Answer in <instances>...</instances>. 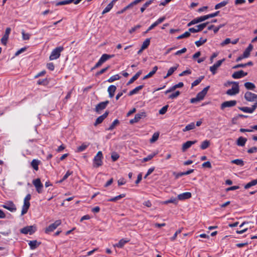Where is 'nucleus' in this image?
Masks as SVG:
<instances>
[{"mask_svg":"<svg viewBox=\"0 0 257 257\" xmlns=\"http://www.w3.org/2000/svg\"><path fill=\"white\" fill-rule=\"evenodd\" d=\"M103 158V155L101 151H99L93 159V167L94 168H98L102 165V159Z\"/></svg>","mask_w":257,"mask_h":257,"instance_id":"nucleus-1","label":"nucleus"},{"mask_svg":"<svg viewBox=\"0 0 257 257\" xmlns=\"http://www.w3.org/2000/svg\"><path fill=\"white\" fill-rule=\"evenodd\" d=\"M230 83L233 84L231 89L227 90L226 93L228 95H234L239 92L238 83L237 82L231 81Z\"/></svg>","mask_w":257,"mask_h":257,"instance_id":"nucleus-2","label":"nucleus"},{"mask_svg":"<svg viewBox=\"0 0 257 257\" xmlns=\"http://www.w3.org/2000/svg\"><path fill=\"white\" fill-rule=\"evenodd\" d=\"M31 194H28L27 195V196L25 197L24 199V205L23 206L22 212H21V215H23L25 214H26L30 207V200L31 199Z\"/></svg>","mask_w":257,"mask_h":257,"instance_id":"nucleus-3","label":"nucleus"},{"mask_svg":"<svg viewBox=\"0 0 257 257\" xmlns=\"http://www.w3.org/2000/svg\"><path fill=\"white\" fill-rule=\"evenodd\" d=\"M64 50V48L63 47H58L54 49L49 57V59L50 60H53L55 59H57L59 58L60 56V53Z\"/></svg>","mask_w":257,"mask_h":257,"instance_id":"nucleus-4","label":"nucleus"},{"mask_svg":"<svg viewBox=\"0 0 257 257\" xmlns=\"http://www.w3.org/2000/svg\"><path fill=\"white\" fill-rule=\"evenodd\" d=\"M209 24V22H206L195 26L194 28H189V31L191 33H195L201 31Z\"/></svg>","mask_w":257,"mask_h":257,"instance_id":"nucleus-5","label":"nucleus"},{"mask_svg":"<svg viewBox=\"0 0 257 257\" xmlns=\"http://www.w3.org/2000/svg\"><path fill=\"white\" fill-rule=\"evenodd\" d=\"M33 184L35 186L36 191L38 193L42 192V189L43 188V184L41 183L40 179L37 178L33 181Z\"/></svg>","mask_w":257,"mask_h":257,"instance_id":"nucleus-6","label":"nucleus"},{"mask_svg":"<svg viewBox=\"0 0 257 257\" xmlns=\"http://www.w3.org/2000/svg\"><path fill=\"white\" fill-rule=\"evenodd\" d=\"M36 231V227L33 226H27L22 228L20 232L22 233L26 234L29 233L30 235L32 234Z\"/></svg>","mask_w":257,"mask_h":257,"instance_id":"nucleus-7","label":"nucleus"},{"mask_svg":"<svg viewBox=\"0 0 257 257\" xmlns=\"http://www.w3.org/2000/svg\"><path fill=\"white\" fill-rule=\"evenodd\" d=\"M61 224V220H57L54 223L51 224L48 227L46 228L45 232L48 233L51 231H53L59 225Z\"/></svg>","mask_w":257,"mask_h":257,"instance_id":"nucleus-8","label":"nucleus"},{"mask_svg":"<svg viewBox=\"0 0 257 257\" xmlns=\"http://www.w3.org/2000/svg\"><path fill=\"white\" fill-rule=\"evenodd\" d=\"M244 98L247 101H257V94L247 91L244 94Z\"/></svg>","mask_w":257,"mask_h":257,"instance_id":"nucleus-9","label":"nucleus"},{"mask_svg":"<svg viewBox=\"0 0 257 257\" xmlns=\"http://www.w3.org/2000/svg\"><path fill=\"white\" fill-rule=\"evenodd\" d=\"M236 103V101L234 100L224 101L221 104L220 107L223 110L226 107H231L235 106Z\"/></svg>","mask_w":257,"mask_h":257,"instance_id":"nucleus-10","label":"nucleus"},{"mask_svg":"<svg viewBox=\"0 0 257 257\" xmlns=\"http://www.w3.org/2000/svg\"><path fill=\"white\" fill-rule=\"evenodd\" d=\"M2 207L11 212L15 211L17 209L15 205L12 201H8L5 204L3 205Z\"/></svg>","mask_w":257,"mask_h":257,"instance_id":"nucleus-11","label":"nucleus"},{"mask_svg":"<svg viewBox=\"0 0 257 257\" xmlns=\"http://www.w3.org/2000/svg\"><path fill=\"white\" fill-rule=\"evenodd\" d=\"M206 20H207V18L206 17V16H201L200 17L196 18L193 19V20H192L190 22H189L187 24V26L190 27L193 25L204 21Z\"/></svg>","mask_w":257,"mask_h":257,"instance_id":"nucleus-12","label":"nucleus"},{"mask_svg":"<svg viewBox=\"0 0 257 257\" xmlns=\"http://www.w3.org/2000/svg\"><path fill=\"white\" fill-rule=\"evenodd\" d=\"M109 101L106 100L104 102H101L99 103H98L95 107V111L97 113H100V111L104 109H105L107 106V105L108 104Z\"/></svg>","mask_w":257,"mask_h":257,"instance_id":"nucleus-13","label":"nucleus"},{"mask_svg":"<svg viewBox=\"0 0 257 257\" xmlns=\"http://www.w3.org/2000/svg\"><path fill=\"white\" fill-rule=\"evenodd\" d=\"M11 31V29L10 28L6 29L5 33L1 39V42L3 45H6Z\"/></svg>","mask_w":257,"mask_h":257,"instance_id":"nucleus-14","label":"nucleus"},{"mask_svg":"<svg viewBox=\"0 0 257 257\" xmlns=\"http://www.w3.org/2000/svg\"><path fill=\"white\" fill-rule=\"evenodd\" d=\"M224 61V59L220 60H218L215 64L213 66L210 67V70L212 72V74L214 75L216 73V70L220 67L222 62Z\"/></svg>","mask_w":257,"mask_h":257,"instance_id":"nucleus-15","label":"nucleus"},{"mask_svg":"<svg viewBox=\"0 0 257 257\" xmlns=\"http://www.w3.org/2000/svg\"><path fill=\"white\" fill-rule=\"evenodd\" d=\"M247 75V72H244L243 70H239L235 72L232 75V78L234 79H239Z\"/></svg>","mask_w":257,"mask_h":257,"instance_id":"nucleus-16","label":"nucleus"},{"mask_svg":"<svg viewBox=\"0 0 257 257\" xmlns=\"http://www.w3.org/2000/svg\"><path fill=\"white\" fill-rule=\"evenodd\" d=\"M197 141L195 140L193 141H188L182 145V151L183 152H185L188 149L191 147V146L197 143Z\"/></svg>","mask_w":257,"mask_h":257,"instance_id":"nucleus-17","label":"nucleus"},{"mask_svg":"<svg viewBox=\"0 0 257 257\" xmlns=\"http://www.w3.org/2000/svg\"><path fill=\"white\" fill-rule=\"evenodd\" d=\"M109 114L108 111H106L104 113H103L102 115L99 116L97 119L94 124L95 126L101 123L103 120Z\"/></svg>","mask_w":257,"mask_h":257,"instance_id":"nucleus-18","label":"nucleus"},{"mask_svg":"<svg viewBox=\"0 0 257 257\" xmlns=\"http://www.w3.org/2000/svg\"><path fill=\"white\" fill-rule=\"evenodd\" d=\"M210 88V86H207V87H205L201 91L199 92L197 94V96L200 99V100L203 99L205 96L207 94V92L208 90H209Z\"/></svg>","mask_w":257,"mask_h":257,"instance_id":"nucleus-19","label":"nucleus"},{"mask_svg":"<svg viewBox=\"0 0 257 257\" xmlns=\"http://www.w3.org/2000/svg\"><path fill=\"white\" fill-rule=\"evenodd\" d=\"M191 193L190 192H185L182 194H180L178 195V199L180 200H183L185 199H187L190 198L191 197Z\"/></svg>","mask_w":257,"mask_h":257,"instance_id":"nucleus-20","label":"nucleus"},{"mask_svg":"<svg viewBox=\"0 0 257 257\" xmlns=\"http://www.w3.org/2000/svg\"><path fill=\"white\" fill-rule=\"evenodd\" d=\"M129 241L130 239L127 238H122L120 239L117 243L114 244L113 246L122 248L126 243H127Z\"/></svg>","mask_w":257,"mask_h":257,"instance_id":"nucleus-21","label":"nucleus"},{"mask_svg":"<svg viewBox=\"0 0 257 257\" xmlns=\"http://www.w3.org/2000/svg\"><path fill=\"white\" fill-rule=\"evenodd\" d=\"M41 242H38L36 240L30 241L29 242V245H30V248L32 250H34L37 248L40 244Z\"/></svg>","mask_w":257,"mask_h":257,"instance_id":"nucleus-22","label":"nucleus"},{"mask_svg":"<svg viewBox=\"0 0 257 257\" xmlns=\"http://www.w3.org/2000/svg\"><path fill=\"white\" fill-rule=\"evenodd\" d=\"M253 49V46L251 44H249L247 48L245 50L243 54L242 57L247 58L249 55L250 53Z\"/></svg>","mask_w":257,"mask_h":257,"instance_id":"nucleus-23","label":"nucleus"},{"mask_svg":"<svg viewBox=\"0 0 257 257\" xmlns=\"http://www.w3.org/2000/svg\"><path fill=\"white\" fill-rule=\"evenodd\" d=\"M116 89V87L114 85H111L108 87L107 91L108 92L109 96L111 98L113 97Z\"/></svg>","mask_w":257,"mask_h":257,"instance_id":"nucleus-24","label":"nucleus"},{"mask_svg":"<svg viewBox=\"0 0 257 257\" xmlns=\"http://www.w3.org/2000/svg\"><path fill=\"white\" fill-rule=\"evenodd\" d=\"M179 65L177 64L176 66L171 67L168 71L167 75L164 77V79L167 78L169 76H171L175 70H177V68L178 67Z\"/></svg>","mask_w":257,"mask_h":257,"instance_id":"nucleus-25","label":"nucleus"},{"mask_svg":"<svg viewBox=\"0 0 257 257\" xmlns=\"http://www.w3.org/2000/svg\"><path fill=\"white\" fill-rule=\"evenodd\" d=\"M247 141L246 138L240 137L237 140L236 144L239 146H244Z\"/></svg>","mask_w":257,"mask_h":257,"instance_id":"nucleus-26","label":"nucleus"},{"mask_svg":"<svg viewBox=\"0 0 257 257\" xmlns=\"http://www.w3.org/2000/svg\"><path fill=\"white\" fill-rule=\"evenodd\" d=\"M144 86L143 85H140V86L136 87L135 89H134L133 90L130 91V92L128 93V95L131 96L137 93L140 90H141L142 89H143Z\"/></svg>","mask_w":257,"mask_h":257,"instance_id":"nucleus-27","label":"nucleus"},{"mask_svg":"<svg viewBox=\"0 0 257 257\" xmlns=\"http://www.w3.org/2000/svg\"><path fill=\"white\" fill-rule=\"evenodd\" d=\"M114 56V55H108V54H104L101 56V58H100V60L103 63H104L105 61H106L109 59L113 57Z\"/></svg>","mask_w":257,"mask_h":257,"instance_id":"nucleus-28","label":"nucleus"},{"mask_svg":"<svg viewBox=\"0 0 257 257\" xmlns=\"http://www.w3.org/2000/svg\"><path fill=\"white\" fill-rule=\"evenodd\" d=\"M40 163V161L38 160L34 159L31 162V166L33 168V169L36 170H38V166Z\"/></svg>","mask_w":257,"mask_h":257,"instance_id":"nucleus-29","label":"nucleus"},{"mask_svg":"<svg viewBox=\"0 0 257 257\" xmlns=\"http://www.w3.org/2000/svg\"><path fill=\"white\" fill-rule=\"evenodd\" d=\"M146 113L144 112H142L141 113H137L135 115L134 117L135 120L137 122H138L142 118L146 117Z\"/></svg>","mask_w":257,"mask_h":257,"instance_id":"nucleus-30","label":"nucleus"},{"mask_svg":"<svg viewBox=\"0 0 257 257\" xmlns=\"http://www.w3.org/2000/svg\"><path fill=\"white\" fill-rule=\"evenodd\" d=\"M195 128V125L194 122H191L190 124L187 125L185 127L183 130V132H187L192 130H193Z\"/></svg>","mask_w":257,"mask_h":257,"instance_id":"nucleus-31","label":"nucleus"},{"mask_svg":"<svg viewBox=\"0 0 257 257\" xmlns=\"http://www.w3.org/2000/svg\"><path fill=\"white\" fill-rule=\"evenodd\" d=\"M256 184H257V179H254V180H252L250 182L247 183L244 186V188L246 189H247L250 188L251 187L254 186Z\"/></svg>","mask_w":257,"mask_h":257,"instance_id":"nucleus-32","label":"nucleus"},{"mask_svg":"<svg viewBox=\"0 0 257 257\" xmlns=\"http://www.w3.org/2000/svg\"><path fill=\"white\" fill-rule=\"evenodd\" d=\"M244 86L248 90H254L255 88V86L253 83L249 82L245 83Z\"/></svg>","mask_w":257,"mask_h":257,"instance_id":"nucleus-33","label":"nucleus"},{"mask_svg":"<svg viewBox=\"0 0 257 257\" xmlns=\"http://www.w3.org/2000/svg\"><path fill=\"white\" fill-rule=\"evenodd\" d=\"M157 154H158V153L157 152V153H154L152 154L149 155L148 157L144 158L142 160V162L144 163V162H148V161L152 160Z\"/></svg>","mask_w":257,"mask_h":257,"instance_id":"nucleus-34","label":"nucleus"},{"mask_svg":"<svg viewBox=\"0 0 257 257\" xmlns=\"http://www.w3.org/2000/svg\"><path fill=\"white\" fill-rule=\"evenodd\" d=\"M88 146H89V143H88V144H86V143L82 144L81 146H79V147H78L77 148V152H81L83 151L84 150H85L87 148V147Z\"/></svg>","mask_w":257,"mask_h":257,"instance_id":"nucleus-35","label":"nucleus"},{"mask_svg":"<svg viewBox=\"0 0 257 257\" xmlns=\"http://www.w3.org/2000/svg\"><path fill=\"white\" fill-rule=\"evenodd\" d=\"M119 123V121L118 119H115L109 127L107 129L108 131H111L114 128V127Z\"/></svg>","mask_w":257,"mask_h":257,"instance_id":"nucleus-36","label":"nucleus"},{"mask_svg":"<svg viewBox=\"0 0 257 257\" xmlns=\"http://www.w3.org/2000/svg\"><path fill=\"white\" fill-rule=\"evenodd\" d=\"M204 78V76H201L200 77H199L197 79L195 80L191 84L192 87H193L194 86H195L197 85H198L201 81Z\"/></svg>","mask_w":257,"mask_h":257,"instance_id":"nucleus-37","label":"nucleus"},{"mask_svg":"<svg viewBox=\"0 0 257 257\" xmlns=\"http://www.w3.org/2000/svg\"><path fill=\"white\" fill-rule=\"evenodd\" d=\"M209 145H210V142L209 141L205 140L202 143V144L200 146V148L202 150H205V149H207V148H208Z\"/></svg>","mask_w":257,"mask_h":257,"instance_id":"nucleus-38","label":"nucleus"},{"mask_svg":"<svg viewBox=\"0 0 257 257\" xmlns=\"http://www.w3.org/2000/svg\"><path fill=\"white\" fill-rule=\"evenodd\" d=\"M191 32L189 31V29L188 30V31L185 32L184 34L179 36L177 37V39H181L183 38H188L191 35Z\"/></svg>","mask_w":257,"mask_h":257,"instance_id":"nucleus-39","label":"nucleus"},{"mask_svg":"<svg viewBox=\"0 0 257 257\" xmlns=\"http://www.w3.org/2000/svg\"><path fill=\"white\" fill-rule=\"evenodd\" d=\"M231 163L240 166H243L244 165V162L241 159H235L232 160Z\"/></svg>","mask_w":257,"mask_h":257,"instance_id":"nucleus-40","label":"nucleus"},{"mask_svg":"<svg viewBox=\"0 0 257 257\" xmlns=\"http://www.w3.org/2000/svg\"><path fill=\"white\" fill-rule=\"evenodd\" d=\"M133 7L132 4L130 3L129 5H128L127 6L124 7L123 9H122L121 10L117 11L116 12V14L119 15L123 13L124 12H125L126 10L132 8Z\"/></svg>","mask_w":257,"mask_h":257,"instance_id":"nucleus-41","label":"nucleus"},{"mask_svg":"<svg viewBox=\"0 0 257 257\" xmlns=\"http://www.w3.org/2000/svg\"><path fill=\"white\" fill-rule=\"evenodd\" d=\"M74 0H66V1H63L61 2H58L56 4V6H61V5H64L67 4H69L72 2H73Z\"/></svg>","mask_w":257,"mask_h":257,"instance_id":"nucleus-42","label":"nucleus"},{"mask_svg":"<svg viewBox=\"0 0 257 257\" xmlns=\"http://www.w3.org/2000/svg\"><path fill=\"white\" fill-rule=\"evenodd\" d=\"M159 133L158 132L155 133L152 138L150 139V141L151 143H153L155 142L159 138Z\"/></svg>","mask_w":257,"mask_h":257,"instance_id":"nucleus-43","label":"nucleus"},{"mask_svg":"<svg viewBox=\"0 0 257 257\" xmlns=\"http://www.w3.org/2000/svg\"><path fill=\"white\" fill-rule=\"evenodd\" d=\"M150 43V39L148 38L145 40V41L143 42L142 47V49H145L148 48V47L149 46Z\"/></svg>","mask_w":257,"mask_h":257,"instance_id":"nucleus-44","label":"nucleus"},{"mask_svg":"<svg viewBox=\"0 0 257 257\" xmlns=\"http://www.w3.org/2000/svg\"><path fill=\"white\" fill-rule=\"evenodd\" d=\"M227 4H228L227 1L221 2V3L215 5V9L217 10V9H220L223 7L225 6Z\"/></svg>","mask_w":257,"mask_h":257,"instance_id":"nucleus-45","label":"nucleus"},{"mask_svg":"<svg viewBox=\"0 0 257 257\" xmlns=\"http://www.w3.org/2000/svg\"><path fill=\"white\" fill-rule=\"evenodd\" d=\"M206 41V39H203L202 38H201L199 41H196L195 44L197 47H199L204 44Z\"/></svg>","mask_w":257,"mask_h":257,"instance_id":"nucleus-46","label":"nucleus"},{"mask_svg":"<svg viewBox=\"0 0 257 257\" xmlns=\"http://www.w3.org/2000/svg\"><path fill=\"white\" fill-rule=\"evenodd\" d=\"M152 3V1H149L147 2L141 8L140 10L142 13H143L146 9L149 7Z\"/></svg>","mask_w":257,"mask_h":257,"instance_id":"nucleus-47","label":"nucleus"},{"mask_svg":"<svg viewBox=\"0 0 257 257\" xmlns=\"http://www.w3.org/2000/svg\"><path fill=\"white\" fill-rule=\"evenodd\" d=\"M119 79H120V76H119V75L116 74V75H114L110 77L107 80V81L111 83V82H113L115 80H118Z\"/></svg>","mask_w":257,"mask_h":257,"instance_id":"nucleus-48","label":"nucleus"},{"mask_svg":"<svg viewBox=\"0 0 257 257\" xmlns=\"http://www.w3.org/2000/svg\"><path fill=\"white\" fill-rule=\"evenodd\" d=\"M178 203V198H171L170 199H169L167 201H165L164 202V204H168V203H174L175 204H177Z\"/></svg>","mask_w":257,"mask_h":257,"instance_id":"nucleus-49","label":"nucleus"},{"mask_svg":"<svg viewBox=\"0 0 257 257\" xmlns=\"http://www.w3.org/2000/svg\"><path fill=\"white\" fill-rule=\"evenodd\" d=\"M113 8V6H112L111 4H109L107 7L104 9V10L102 12V14L104 15L106 14V13L109 12L111 9Z\"/></svg>","mask_w":257,"mask_h":257,"instance_id":"nucleus-50","label":"nucleus"},{"mask_svg":"<svg viewBox=\"0 0 257 257\" xmlns=\"http://www.w3.org/2000/svg\"><path fill=\"white\" fill-rule=\"evenodd\" d=\"M73 173V172H70V171H68L65 175L63 176V178L59 181V183H62L63 181L65 180L67 178L71 175Z\"/></svg>","mask_w":257,"mask_h":257,"instance_id":"nucleus-51","label":"nucleus"},{"mask_svg":"<svg viewBox=\"0 0 257 257\" xmlns=\"http://www.w3.org/2000/svg\"><path fill=\"white\" fill-rule=\"evenodd\" d=\"M110 68V66H108L101 70H100L99 71H98L96 74L95 76H97L100 74H103V73L105 72L109 68Z\"/></svg>","mask_w":257,"mask_h":257,"instance_id":"nucleus-52","label":"nucleus"},{"mask_svg":"<svg viewBox=\"0 0 257 257\" xmlns=\"http://www.w3.org/2000/svg\"><path fill=\"white\" fill-rule=\"evenodd\" d=\"M22 34L23 39L24 40H29L30 37V35L29 34L25 33V31L24 30H23L22 32Z\"/></svg>","mask_w":257,"mask_h":257,"instance_id":"nucleus-53","label":"nucleus"},{"mask_svg":"<svg viewBox=\"0 0 257 257\" xmlns=\"http://www.w3.org/2000/svg\"><path fill=\"white\" fill-rule=\"evenodd\" d=\"M119 157L118 154L116 152H113L111 155V159L113 162L116 161L119 158Z\"/></svg>","mask_w":257,"mask_h":257,"instance_id":"nucleus-54","label":"nucleus"},{"mask_svg":"<svg viewBox=\"0 0 257 257\" xmlns=\"http://www.w3.org/2000/svg\"><path fill=\"white\" fill-rule=\"evenodd\" d=\"M169 107L168 105H166L164 106H163L160 110H159V113L160 114H164L167 111V109Z\"/></svg>","mask_w":257,"mask_h":257,"instance_id":"nucleus-55","label":"nucleus"},{"mask_svg":"<svg viewBox=\"0 0 257 257\" xmlns=\"http://www.w3.org/2000/svg\"><path fill=\"white\" fill-rule=\"evenodd\" d=\"M180 94V92L179 91H177L175 93H172V94L170 95L169 96V98L170 99H174L175 98L177 97Z\"/></svg>","mask_w":257,"mask_h":257,"instance_id":"nucleus-56","label":"nucleus"},{"mask_svg":"<svg viewBox=\"0 0 257 257\" xmlns=\"http://www.w3.org/2000/svg\"><path fill=\"white\" fill-rule=\"evenodd\" d=\"M219 13V11H217L214 13H212V14H209V15H205L206 16V17L207 18V20L209 19V18H213V17H215L216 16H217Z\"/></svg>","mask_w":257,"mask_h":257,"instance_id":"nucleus-57","label":"nucleus"},{"mask_svg":"<svg viewBox=\"0 0 257 257\" xmlns=\"http://www.w3.org/2000/svg\"><path fill=\"white\" fill-rule=\"evenodd\" d=\"M238 108L243 111V112H247V113H251V111H250V109L249 107H239Z\"/></svg>","mask_w":257,"mask_h":257,"instance_id":"nucleus-58","label":"nucleus"},{"mask_svg":"<svg viewBox=\"0 0 257 257\" xmlns=\"http://www.w3.org/2000/svg\"><path fill=\"white\" fill-rule=\"evenodd\" d=\"M182 229H183V228H181V229H180L178 230L175 232V233L174 234V235H173V236L171 238V240L172 241H174V240L176 238V237H177V236L178 234H179V233H180L181 232V231H182Z\"/></svg>","mask_w":257,"mask_h":257,"instance_id":"nucleus-59","label":"nucleus"},{"mask_svg":"<svg viewBox=\"0 0 257 257\" xmlns=\"http://www.w3.org/2000/svg\"><path fill=\"white\" fill-rule=\"evenodd\" d=\"M103 63L99 59V61L96 63L95 66L91 68V70H93L99 67L102 65Z\"/></svg>","mask_w":257,"mask_h":257,"instance_id":"nucleus-60","label":"nucleus"},{"mask_svg":"<svg viewBox=\"0 0 257 257\" xmlns=\"http://www.w3.org/2000/svg\"><path fill=\"white\" fill-rule=\"evenodd\" d=\"M141 27V26L140 25H138L132 28L130 30L129 32L130 34H132L134 32H135L137 29L140 28Z\"/></svg>","mask_w":257,"mask_h":257,"instance_id":"nucleus-61","label":"nucleus"},{"mask_svg":"<svg viewBox=\"0 0 257 257\" xmlns=\"http://www.w3.org/2000/svg\"><path fill=\"white\" fill-rule=\"evenodd\" d=\"M187 49L186 48H184L182 49L177 51L175 53V55H180L181 54L184 53L186 52Z\"/></svg>","mask_w":257,"mask_h":257,"instance_id":"nucleus-62","label":"nucleus"},{"mask_svg":"<svg viewBox=\"0 0 257 257\" xmlns=\"http://www.w3.org/2000/svg\"><path fill=\"white\" fill-rule=\"evenodd\" d=\"M231 42V40L230 38H226L224 41H223L221 44L220 45L221 46H224L228 44Z\"/></svg>","mask_w":257,"mask_h":257,"instance_id":"nucleus-63","label":"nucleus"},{"mask_svg":"<svg viewBox=\"0 0 257 257\" xmlns=\"http://www.w3.org/2000/svg\"><path fill=\"white\" fill-rule=\"evenodd\" d=\"M257 151V147H253L247 150V153L249 154H251L253 153H255Z\"/></svg>","mask_w":257,"mask_h":257,"instance_id":"nucleus-64","label":"nucleus"}]
</instances>
